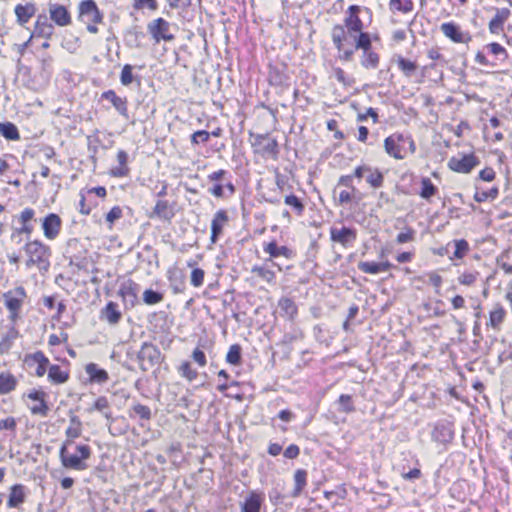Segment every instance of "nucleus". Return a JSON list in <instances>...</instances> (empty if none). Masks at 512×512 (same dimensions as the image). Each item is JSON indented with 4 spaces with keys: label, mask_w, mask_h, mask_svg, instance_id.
I'll use <instances>...</instances> for the list:
<instances>
[{
    "label": "nucleus",
    "mask_w": 512,
    "mask_h": 512,
    "mask_svg": "<svg viewBox=\"0 0 512 512\" xmlns=\"http://www.w3.org/2000/svg\"><path fill=\"white\" fill-rule=\"evenodd\" d=\"M27 256L26 267L36 266L40 272H47L50 267V248L39 240L27 242L23 247Z\"/></svg>",
    "instance_id": "nucleus-1"
},
{
    "label": "nucleus",
    "mask_w": 512,
    "mask_h": 512,
    "mask_svg": "<svg viewBox=\"0 0 512 512\" xmlns=\"http://www.w3.org/2000/svg\"><path fill=\"white\" fill-rule=\"evenodd\" d=\"M71 445L70 440H66L60 448L59 457L63 467L82 471L87 469L85 460L91 456V448L88 445H77L76 453L71 454L68 451V446Z\"/></svg>",
    "instance_id": "nucleus-2"
},
{
    "label": "nucleus",
    "mask_w": 512,
    "mask_h": 512,
    "mask_svg": "<svg viewBox=\"0 0 512 512\" xmlns=\"http://www.w3.org/2000/svg\"><path fill=\"white\" fill-rule=\"evenodd\" d=\"M103 15L94 0H83L78 6V20L86 25L87 30L96 34L97 23L102 22Z\"/></svg>",
    "instance_id": "nucleus-3"
},
{
    "label": "nucleus",
    "mask_w": 512,
    "mask_h": 512,
    "mask_svg": "<svg viewBox=\"0 0 512 512\" xmlns=\"http://www.w3.org/2000/svg\"><path fill=\"white\" fill-rule=\"evenodd\" d=\"M3 302L9 311V320L15 323L20 318V311L27 297V293L22 286H18L5 292L3 295Z\"/></svg>",
    "instance_id": "nucleus-4"
},
{
    "label": "nucleus",
    "mask_w": 512,
    "mask_h": 512,
    "mask_svg": "<svg viewBox=\"0 0 512 512\" xmlns=\"http://www.w3.org/2000/svg\"><path fill=\"white\" fill-rule=\"evenodd\" d=\"M173 24L162 17L153 19L147 24V32L151 36L155 44L161 41L172 42L175 40V35L171 31Z\"/></svg>",
    "instance_id": "nucleus-5"
},
{
    "label": "nucleus",
    "mask_w": 512,
    "mask_h": 512,
    "mask_svg": "<svg viewBox=\"0 0 512 512\" xmlns=\"http://www.w3.org/2000/svg\"><path fill=\"white\" fill-rule=\"evenodd\" d=\"M139 366L142 371H148L155 365L161 363L162 354L159 348L152 343L144 342L137 355Z\"/></svg>",
    "instance_id": "nucleus-6"
},
{
    "label": "nucleus",
    "mask_w": 512,
    "mask_h": 512,
    "mask_svg": "<svg viewBox=\"0 0 512 512\" xmlns=\"http://www.w3.org/2000/svg\"><path fill=\"white\" fill-rule=\"evenodd\" d=\"M331 37L335 47L340 53L339 58L345 61L351 60L354 54V49L347 48L346 44L349 39H352L353 37L349 36L348 31L346 32L342 25H335L332 29Z\"/></svg>",
    "instance_id": "nucleus-7"
},
{
    "label": "nucleus",
    "mask_w": 512,
    "mask_h": 512,
    "mask_svg": "<svg viewBox=\"0 0 512 512\" xmlns=\"http://www.w3.org/2000/svg\"><path fill=\"white\" fill-rule=\"evenodd\" d=\"M331 37L335 47L340 53L339 58L345 61L351 60L354 54V49L347 48L346 44L349 39H352L353 37L349 36L348 31L346 32L342 25H335L332 29Z\"/></svg>",
    "instance_id": "nucleus-8"
},
{
    "label": "nucleus",
    "mask_w": 512,
    "mask_h": 512,
    "mask_svg": "<svg viewBox=\"0 0 512 512\" xmlns=\"http://www.w3.org/2000/svg\"><path fill=\"white\" fill-rule=\"evenodd\" d=\"M357 239V231L354 228L342 226L330 228V240L339 243L342 247H350Z\"/></svg>",
    "instance_id": "nucleus-9"
},
{
    "label": "nucleus",
    "mask_w": 512,
    "mask_h": 512,
    "mask_svg": "<svg viewBox=\"0 0 512 512\" xmlns=\"http://www.w3.org/2000/svg\"><path fill=\"white\" fill-rule=\"evenodd\" d=\"M479 160L474 154L463 155L461 158L452 157L448 162V167L458 173H470L477 165Z\"/></svg>",
    "instance_id": "nucleus-10"
},
{
    "label": "nucleus",
    "mask_w": 512,
    "mask_h": 512,
    "mask_svg": "<svg viewBox=\"0 0 512 512\" xmlns=\"http://www.w3.org/2000/svg\"><path fill=\"white\" fill-rule=\"evenodd\" d=\"M440 30L445 37L449 38L454 43L467 44L472 40L470 33L462 31L460 26L454 22L442 23Z\"/></svg>",
    "instance_id": "nucleus-11"
},
{
    "label": "nucleus",
    "mask_w": 512,
    "mask_h": 512,
    "mask_svg": "<svg viewBox=\"0 0 512 512\" xmlns=\"http://www.w3.org/2000/svg\"><path fill=\"white\" fill-rule=\"evenodd\" d=\"M24 362L30 369H34V373L37 377L44 376L50 364L49 359L42 351L27 354Z\"/></svg>",
    "instance_id": "nucleus-12"
},
{
    "label": "nucleus",
    "mask_w": 512,
    "mask_h": 512,
    "mask_svg": "<svg viewBox=\"0 0 512 512\" xmlns=\"http://www.w3.org/2000/svg\"><path fill=\"white\" fill-rule=\"evenodd\" d=\"M253 146L263 155L276 156L278 154V143L276 139L269 137L267 134H257L254 136Z\"/></svg>",
    "instance_id": "nucleus-13"
},
{
    "label": "nucleus",
    "mask_w": 512,
    "mask_h": 512,
    "mask_svg": "<svg viewBox=\"0 0 512 512\" xmlns=\"http://www.w3.org/2000/svg\"><path fill=\"white\" fill-rule=\"evenodd\" d=\"M48 10L51 20L56 25L65 27L71 24V15L65 6L49 2Z\"/></svg>",
    "instance_id": "nucleus-14"
},
{
    "label": "nucleus",
    "mask_w": 512,
    "mask_h": 512,
    "mask_svg": "<svg viewBox=\"0 0 512 512\" xmlns=\"http://www.w3.org/2000/svg\"><path fill=\"white\" fill-rule=\"evenodd\" d=\"M228 222L229 217L225 210L220 209L216 211L211 221V243L215 244L218 241L219 237L223 233L224 227L228 224Z\"/></svg>",
    "instance_id": "nucleus-15"
},
{
    "label": "nucleus",
    "mask_w": 512,
    "mask_h": 512,
    "mask_svg": "<svg viewBox=\"0 0 512 512\" xmlns=\"http://www.w3.org/2000/svg\"><path fill=\"white\" fill-rule=\"evenodd\" d=\"M61 225L62 220L57 214H48L42 222L44 236L50 240L55 239L60 233Z\"/></svg>",
    "instance_id": "nucleus-16"
},
{
    "label": "nucleus",
    "mask_w": 512,
    "mask_h": 512,
    "mask_svg": "<svg viewBox=\"0 0 512 512\" xmlns=\"http://www.w3.org/2000/svg\"><path fill=\"white\" fill-rule=\"evenodd\" d=\"M263 251L269 254L270 261L279 257H284L285 259L290 260L295 256V253L292 249L287 246H278L274 240L269 243H264Z\"/></svg>",
    "instance_id": "nucleus-17"
},
{
    "label": "nucleus",
    "mask_w": 512,
    "mask_h": 512,
    "mask_svg": "<svg viewBox=\"0 0 512 512\" xmlns=\"http://www.w3.org/2000/svg\"><path fill=\"white\" fill-rule=\"evenodd\" d=\"M102 98L111 102L117 112L126 120L129 119L128 102L126 98L118 96L114 90H107L102 93Z\"/></svg>",
    "instance_id": "nucleus-18"
},
{
    "label": "nucleus",
    "mask_w": 512,
    "mask_h": 512,
    "mask_svg": "<svg viewBox=\"0 0 512 512\" xmlns=\"http://www.w3.org/2000/svg\"><path fill=\"white\" fill-rule=\"evenodd\" d=\"M360 8L359 6L352 5L349 7V16L345 18V26L347 28L348 34L350 37L353 35L362 32L363 30V22L358 16Z\"/></svg>",
    "instance_id": "nucleus-19"
},
{
    "label": "nucleus",
    "mask_w": 512,
    "mask_h": 512,
    "mask_svg": "<svg viewBox=\"0 0 512 512\" xmlns=\"http://www.w3.org/2000/svg\"><path fill=\"white\" fill-rule=\"evenodd\" d=\"M139 285L132 280L123 283L119 290V295L123 298L125 304L133 307L138 300Z\"/></svg>",
    "instance_id": "nucleus-20"
},
{
    "label": "nucleus",
    "mask_w": 512,
    "mask_h": 512,
    "mask_svg": "<svg viewBox=\"0 0 512 512\" xmlns=\"http://www.w3.org/2000/svg\"><path fill=\"white\" fill-rule=\"evenodd\" d=\"M506 310L500 303H496L489 313V320L486 323L487 328H491L496 332L501 331L502 324L505 321Z\"/></svg>",
    "instance_id": "nucleus-21"
},
{
    "label": "nucleus",
    "mask_w": 512,
    "mask_h": 512,
    "mask_svg": "<svg viewBox=\"0 0 512 512\" xmlns=\"http://www.w3.org/2000/svg\"><path fill=\"white\" fill-rule=\"evenodd\" d=\"M405 137L402 134H394L387 137L384 141V148L388 155L395 159H403L404 156L401 154L400 142H404Z\"/></svg>",
    "instance_id": "nucleus-22"
},
{
    "label": "nucleus",
    "mask_w": 512,
    "mask_h": 512,
    "mask_svg": "<svg viewBox=\"0 0 512 512\" xmlns=\"http://www.w3.org/2000/svg\"><path fill=\"white\" fill-rule=\"evenodd\" d=\"M175 215L174 205L166 200H158L150 214V218L157 217L160 220L171 221Z\"/></svg>",
    "instance_id": "nucleus-23"
},
{
    "label": "nucleus",
    "mask_w": 512,
    "mask_h": 512,
    "mask_svg": "<svg viewBox=\"0 0 512 512\" xmlns=\"http://www.w3.org/2000/svg\"><path fill=\"white\" fill-rule=\"evenodd\" d=\"M54 26L50 22H48V19L44 15H39L37 18V21L35 23V28L33 32V37H41L46 40L50 39L54 34Z\"/></svg>",
    "instance_id": "nucleus-24"
},
{
    "label": "nucleus",
    "mask_w": 512,
    "mask_h": 512,
    "mask_svg": "<svg viewBox=\"0 0 512 512\" xmlns=\"http://www.w3.org/2000/svg\"><path fill=\"white\" fill-rule=\"evenodd\" d=\"M264 497L262 493L251 491L241 504V512H260Z\"/></svg>",
    "instance_id": "nucleus-25"
},
{
    "label": "nucleus",
    "mask_w": 512,
    "mask_h": 512,
    "mask_svg": "<svg viewBox=\"0 0 512 512\" xmlns=\"http://www.w3.org/2000/svg\"><path fill=\"white\" fill-rule=\"evenodd\" d=\"M510 16V10L507 8L497 9L494 17L489 22V31L492 34H499L503 30L505 21Z\"/></svg>",
    "instance_id": "nucleus-26"
},
{
    "label": "nucleus",
    "mask_w": 512,
    "mask_h": 512,
    "mask_svg": "<svg viewBox=\"0 0 512 512\" xmlns=\"http://www.w3.org/2000/svg\"><path fill=\"white\" fill-rule=\"evenodd\" d=\"M26 493L25 486L22 484H15L10 488L9 498L7 502L8 508H18L25 502Z\"/></svg>",
    "instance_id": "nucleus-27"
},
{
    "label": "nucleus",
    "mask_w": 512,
    "mask_h": 512,
    "mask_svg": "<svg viewBox=\"0 0 512 512\" xmlns=\"http://www.w3.org/2000/svg\"><path fill=\"white\" fill-rule=\"evenodd\" d=\"M85 372L89 376L90 382L103 384L109 379L107 371L99 368L95 363H89L85 366Z\"/></svg>",
    "instance_id": "nucleus-28"
},
{
    "label": "nucleus",
    "mask_w": 512,
    "mask_h": 512,
    "mask_svg": "<svg viewBox=\"0 0 512 512\" xmlns=\"http://www.w3.org/2000/svg\"><path fill=\"white\" fill-rule=\"evenodd\" d=\"M122 317L121 312L117 308V304L114 302H108L101 311V318L107 321L111 325L119 323Z\"/></svg>",
    "instance_id": "nucleus-29"
},
{
    "label": "nucleus",
    "mask_w": 512,
    "mask_h": 512,
    "mask_svg": "<svg viewBox=\"0 0 512 512\" xmlns=\"http://www.w3.org/2000/svg\"><path fill=\"white\" fill-rule=\"evenodd\" d=\"M14 12L17 18V22L20 25H24L35 14L36 8L33 4H18L16 5Z\"/></svg>",
    "instance_id": "nucleus-30"
},
{
    "label": "nucleus",
    "mask_w": 512,
    "mask_h": 512,
    "mask_svg": "<svg viewBox=\"0 0 512 512\" xmlns=\"http://www.w3.org/2000/svg\"><path fill=\"white\" fill-rule=\"evenodd\" d=\"M278 307L283 317L293 320L297 315V306L295 302L288 297H283L278 301Z\"/></svg>",
    "instance_id": "nucleus-31"
},
{
    "label": "nucleus",
    "mask_w": 512,
    "mask_h": 512,
    "mask_svg": "<svg viewBox=\"0 0 512 512\" xmlns=\"http://www.w3.org/2000/svg\"><path fill=\"white\" fill-rule=\"evenodd\" d=\"M393 59L404 76L412 77L415 74L417 70L416 62L408 60L401 55H395Z\"/></svg>",
    "instance_id": "nucleus-32"
},
{
    "label": "nucleus",
    "mask_w": 512,
    "mask_h": 512,
    "mask_svg": "<svg viewBox=\"0 0 512 512\" xmlns=\"http://www.w3.org/2000/svg\"><path fill=\"white\" fill-rule=\"evenodd\" d=\"M307 484V471L304 469H298L294 473V488L291 492V497L297 498L300 496L304 487Z\"/></svg>",
    "instance_id": "nucleus-33"
},
{
    "label": "nucleus",
    "mask_w": 512,
    "mask_h": 512,
    "mask_svg": "<svg viewBox=\"0 0 512 512\" xmlns=\"http://www.w3.org/2000/svg\"><path fill=\"white\" fill-rule=\"evenodd\" d=\"M69 379L68 372L61 369L59 365H51L48 369V380L53 384H63Z\"/></svg>",
    "instance_id": "nucleus-34"
},
{
    "label": "nucleus",
    "mask_w": 512,
    "mask_h": 512,
    "mask_svg": "<svg viewBox=\"0 0 512 512\" xmlns=\"http://www.w3.org/2000/svg\"><path fill=\"white\" fill-rule=\"evenodd\" d=\"M69 426L65 431V434L67 436V440H70L71 442L73 439H76L81 436L82 433V423L80 419L76 415H72L69 420Z\"/></svg>",
    "instance_id": "nucleus-35"
},
{
    "label": "nucleus",
    "mask_w": 512,
    "mask_h": 512,
    "mask_svg": "<svg viewBox=\"0 0 512 512\" xmlns=\"http://www.w3.org/2000/svg\"><path fill=\"white\" fill-rule=\"evenodd\" d=\"M17 379L10 373L0 374V394H8L16 388Z\"/></svg>",
    "instance_id": "nucleus-36"
},
{
    "label": "nucleus",
    "mask_w": 512,
    "mask_h": 512,
    "mask_svg": "<svg viewBox=\"0 0 512 512\" xmlns=\"http://www.w3.org/2000/svg\"><path fill=\"white\" fill-rule=\"evenodd\" d=\"M367 183L373 188H380L384 182L383 174L377 169L369 166V171L365 175Z\"/></svg>",
    "instance_id": "nucleus-37"
},
{
    "label": "nucleus",
    "mask_w": 512,
    "mask_h": 512,
    "mask_svg": "<svg viewBox=\"0 0 512 512\" xmlns=\"http://www.w3.org/2000/svg\"><path fill=\"white\" fill-rule=\"evenodd\" d=\"M379 55L371 49L363 51L361 65L366 69H376L379 65Z\"/></svg>",
    "instance_id": "nucleus-38"
},
{
    "label": "nucleus",
    "mask_w": 512,
    "mask_h": 512,
    "mask_svg": "<svg viewBox=\"0 0 512 512\" xmlns=\"http://www.w3.org/2000/svg\"><path fill=\"white\" fill-rule=\"evenodd\" d=\"M0 135L7 140H19L20 134L15 124L11 122L0 123Z\"/></svg>",
    "instance_id": "nucleus-39"
},
{
    "label": "nucleus",
    "mask_w": 512,
    "mask_h": 512,
    "mask_svg": "<svg viewBox=\"0 0 512 512\" xmlns=\"http://www.w3.org/2000/svg\"><path fill=\"white\" fill-rule=\"evenodd\" d=\"M109 407H110V404H109L108 399L104 396H100L95 400L92 407L87 409V411L89 413H91L94 410L102 412L104 414V417L106 419L110 420L111 413L107 411L109 409Z\"/></svg>",
    "instance_id": "nucleus-40"
},
{
    "label": "nucleus",
    "mask_w": 512,
    "mask_h": 512,
    "mask_svg": "<svg viewBox=\"0 0 512 512\" xmlns=\"http://www.w3.org/2000/svg\"><path fill=\"white\" fill-rule=\"evenodd\" d=\"M336 404L338 406L337 410L339 412L349 414V413H352L355 411V406H354V403L352 400V396H350V395H347V394L340 395Z\"/></svg>",
    "instance_id": "nucleus-41"
},
{
    "label": "nucleus",
    "mask_w": 512,
    "mask_h": 512,
    "mask_svg": "<svg viewBox=\"0 0 512 512\" xmlns=\"http://www.w3.org/2000/svg\"><path fill=\"white\" fill-rule=\"evenodd\" d=\"M352 37L355 42V47L353 48L354 51L357 49H362L363 51L371 49V38L368 33L362 31Z\"/></svg>",
    "instance_id": "nucleus-42"
},
{
    "label": "nucleus",
    "mask_w": 512,
    "mask_h": 512,
    "mask_svg": "<svg viewBox=\"0 0 512 512\" xmlns=\"http://www.w3.org/2000/svg\"><path fill=\"white\" fill-rule=\"evenodd\" d=\"M133 81L140 85V79L133 75V66L125 64L120 74V82L123 86H129Z\"/></svg>",
    "instance_id": "nucleus-43"
},
{
    "label": "nucleus",
    "mask_w": 512,
    "mask_h": 512,
    "mask_svg": "<svg viewBox=\"0 0 512 512\" xmlns=\"http://www.w3.org/2000/svg\"><path fill=\"white\" fill-rule=\"evenodd\" d=\"M421 185H422V188H421L419 195L423 199L429 200L431 197H433L436 194L437 188L429 178H427V177L422 178Z\"/></svg>",
    "instance_id": "nucleus-44"
},
{
    "label": "nucleus",
    "mask_w": 512,
    "mask_h": 512,
    "mask_svg": "<svg viewBox=\"0 0 512 512\" xmlns=\"http://www.w3.org/2000/svg\"><path fill=\"white\" fill-rule=\"evenodd\" d=\"M17 335L18 332L14 328H11L10 331L0 339V355L10 350Z\"/></svg>",
    "instance_id": "nucleus-45"
},
{
    "label": "nucleus",
    "mask_w": 512,
    "mask_h": 512,
    "mask_svg": "<svg viewBox=\"0 0 512 512\" xmlns=\"http://www.w3.org/2000/svg\"><path fill=\"white\" fill-rule=\"evenodd\" d=\"M251 272L267 283H273L275 280V273L264 266L255 265Z\"/></svg>",
    "instance_id": "nucleus-46"
},
{
    "label": "nucleus",
    "mask_w": 512,
    "mask_h": 512,
    "mask_svg": "<svg viewBox=\"0 0 512 512\" xmlns=\"http://www.w3.org/2000/svg\"><path fill=\"white\" fill-rule=\"evenodd\" d=\"M130 412H133L134 415L138 416L142 420L149 421L152 417L151 409L148 406L142 405L140 403L133 405ZM132 416V413H130V417Z\"/></svg>",
    "instance_id": "nucleus-47"
},
{
    "label": "nucleus",
    "mask_w": 512,
    "mask_h": 512,
    "mask_svg": "<svg viewBox=\"0 0 512 512\" xmlns=\"http://www.w3.org/2000/svg\"><path fill=\"white\" fill-rule=\"evenodd\" d=\"M164 296L162 293L152 290L146 289L143 292V301L147 305H155L160 303L163 300Z\"/></svg>",
    "instance_id": "nucleus-48"
},
{
    "label": "nucleus",
    "mask_w": 512,
    "mask_h": 512,
    "mask_svg": "<svg viewBox=\"0 0 512 512\" xmlns=\"http://www.w3.org/2000/svg\"><path fill=\"white\" fill-rule=\"evenodd\" d=\"M226 361L232 365H238L241 362V347L238 344L231 345L227 354Z\"/></svg>",
    "instance_id": "nucleus-49"
},
{
    "label": "nucleus",
    "mask_w": 512,
    "mask_h": 512,
    "mask_svg": "<svg viewBox=\"0 0 512 512\" xmlns=\"http://www.w3.org/2000/svg\"><path fill=\"white\" fill-rule=\"evenodd\" d=\"M455 251L452 258L462 259L470 250L469 244L465 239L454 240Z\"/></svg>",
    "instance_id": "nucleus-50"
},
{
    "label": "nucleus",
    "mask_w": 512,
    "mask_h": 512,
    "mask_svg": "<svg viewBox=\"0 0 512 512\" xmlns=\"http://www.w3.org/2000/svg\"><path fill=\"white\" fill-rule=\"evenodd\" d=\"M389 7L392 11L409 13L413 9V3L411 0H406L405 2H402L401 0H390Z\"/></svg>",
    "instance_id": "nucleus-51"
},
{
    "label": "nucleus",
    "mask_w": 512,
    "mask_h": 512,
    "mask_svg": "<svg viewBox=\"0 0 512 512\" xmlns=\"http://www.w3.org/2000/svg\"><path fill=\"white\" fill-rule=\"evenodd\" d=\"M499 190L497 187H493L488 191H476L474 200L478 203L485 202L487 200H494L498 197Z\"/></svg>",
    "instance_id": "nucleus-52"
},
{
    "label": "nucleus",
    "mask_w": 512,
    "mask_h": 512,
    "mask_svg": "<svg viewBox=\"0 0 512 512\" xmlns=\"http://www.w3.org/2000/svg\"><path fill=\"white\" fill-rule=\"evenodd\" d=\"M180 375L184 378H186L188 381H193L197 378L198 373L196 370L192 369L189 362L185 361L183 362L178 369Z\"/></svg>",
    "instance_id": "nucleus-53"
},
{
    "label": "nucleus",
    "mask_w": 512,
    "mask_h": 512,
    "mask_svg": "<svg viewBox=\"0 0 512 512\" xmlns=\"http://www.w3.org/2000/svg\"><path fill=\"white\" fill-rule=\"evenodd\" d=\"M358 269L366 274H378L380 272L379 263L377 262H367V261H360L358 263Z\"/></svg>",
    "instance_id": "nucleus-54"
},
{
    "label": "nucleus",
    "mask_w": 512,
    "mask_h": 512,
    "mask_svg": "<svg viewBox=\"0 0 512 512\" xmlns=\"http://www.w3.org/2000/svg\"><path fill=\"white\" fill-rule=\"evenodd\" d=\"M132 6L135 10L148 9L155 11L158 9V3L156 0H133Z\"/></svg>",
    "instance_id": "nucleus-55"
},
{
    "label": "nucleus",
    "mask_w": 512,
    "mask_h": 512,
    "mask_svg": "<svg viewBox=\"0 0 512 512\" xmlns=\"http://www.w3.org/2000/svg\"><path fill=\"white\" fill-rule=\"evenodd\" d=\"M17 429V420L9 416L5 419L0 420V431H8L15 435Z\"/></svg>",
    "instance_id": "nucleus-56"
},
{
    "label": "nucleus",
    "mask_w": 512,
    "mask_h": 512,
    "mask_svg": "<svg viewBox=\"0 0 512 512\" xmlns=\"http://www.w3.org/2000/svg\"><path fill=\"white\" fill-rule=\"evenodd\" d=\"M123 216L122 208L119 206H114L107 214H106V222L108 223L109 228L111 229L115 221L119 220Z\"/></svg>",
    "instance_id": "nucleus-57"
},
{
    "label": "nucleus",
    "mask_w": 512,
    "mask_h": 512,
    "mask_svg": "<svg viewBox=\"0 0 512 512\" xmlns=\"http://www.w3.org/2000/svg\"><path fill=\"white\" fill-rule=\"evenodd\" d=\"M487 48L490 52L495 56H500L502 61H505L508 58V53L506 49L500 45L499 43L493 42L487 45Z\"/></svg>",
    "instance_id": "nucleus-58"
},
{
    "label": "nucleus",
    "mask_w": 512,
    "mask_h": 512,
    "mask_svg": "<svg viewBox=\"0 0 512 512\" xmlns=\"http://www.w3.org/2000/svg\"><path fill=\"white\" fill-rule=\"evenodd\" d=\"M209 138H210V132H208L206 130H198L191 135V143L193 145H198L200 143H206V142H208Z\"/></svg>",
    "instance_id": "nucleus-59"
},
{
    "label": "nucleus",
    "mask_w": 512,
    "mask_h": 512,
    "mask_svg": "<svg viewBox=\"0 0 512 512\" xmlns=\"http://www.w3.org/2000/svg\"><path fill=\"white\" fill-rule=\"evenodd\" d=\"M204 276H205L204 270H202L200 268L193 269L191 272V279H190L191 284L194 287L202 286L203 282H204Z\"/></svg>",
    "instance_id": "nucleus-60"
},
{
    "label": "nucleus",
    "mask_w": 512,
    "mask_h": 512,
    "mask_svg": "<svg viewBox=\"0 0 512 512\" xmlns=\"http://www.w3.org/2000/svg\"><path fill=\"white\" fill-rule=\"evenodd\" d=\"M284 203L288 206L293 207L298 212V214H301L302 211L304 210V205L302 204L300 199L295 195L286 196L284 199Z\"/></svg>",
    "instance_id": "nucleus-61"
},
{
    "label": "nucleus",
    "mask_w": 512,
    "mask_h": 512,
    "mask_svg": "<svg viewBox=\"0 0 512 512\" xmlns=\"http://www.w3.org/2000/svg\"><path fill=\"white\" fill-rule=\"evenodd\" d=\"M30 411L33 415H40V416L46 417L48 415L49 408H48V405H47L45 399H43V400L37 402V404H35L34 406H32L30 408Z\"/></svg>",
    "instance_id": "nucleus-62"
},
{
    "label": "nucleus",
    "mask_w": 512,
    "mask_h": 512,
    "mask_svg": "<svg viewBox=\"0 0 512 512\" xmlns=\"http://www.w3.org/2000/svg\"><path fill=\"white\" fill-rule=\"evenodd\" d=\"M478 277V272H464L458 277L461 285L472 286Z\"/></svg>",
    "instance_id": "nucleus-63"
},
{
    "label": "nucleus",
    "mask_w": 512,
    "mask_h": 512,
    "mask_svg": "<svg viewBox=\"0 0 512 512\" xmlns=\"http://www.w3.org/2000/svg\"><path fill=\"white\" fill-rule=\"evenodd\" d=\"M226 175H228V172L224 169H220L209 174L207 179L210 182L223 183L225 182Z\"/></svg>",
    "instance_id": "nucleus-64"
}]
</instances>
